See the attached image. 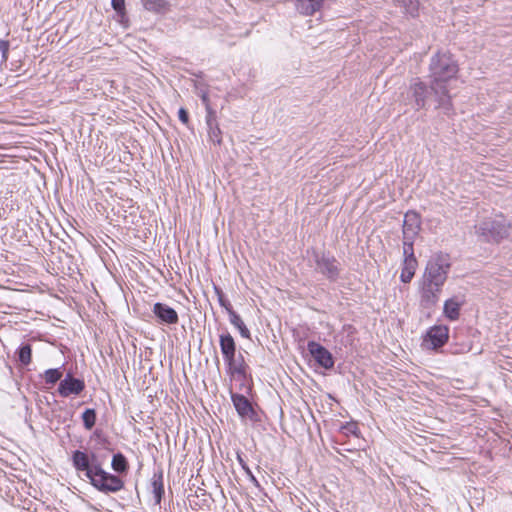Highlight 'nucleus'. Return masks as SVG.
Masks as SVG:
<instances>
[{
	"label": "nucleus",
	"mask_w": 512,
	"mask_h": 512,
	"mask_svg": "<svg viewBox=\"0 0 512 512\" xmlns=\"http://www.w3.org/2000/svg\"><path fill=\"white\" fill-rule=\"evenodd\" d=\"M71 462L75 471L83 474L101 493H117L124 488V481L118 475L104 470L95 453L74 450L71 454Z\"/></svg>",
	"instance_id": "obj_1"
},
{
	"label": "nucleus",
	"mask_w": 512,
	"mask_h": 512,
	"mask_svg": "<svg viewBox=\"0 0 512 512\" xmlns=\"http://www.w3.org/2000/svg\"><path fill=\"white\" fill-rule=\"evenodd\" d=\"M459 66L450 52H438L430 62V87L436 94L448 96L447 84L456 79Z\"/></svg>",
	"instance_id": "obj_2"
},
{
	"label": "nucleus",
	"mask_w": 512,
	"mask_h": 512,
	"mask_svg": "<svg viewBox=\"0 0 512 512\" xmlns=\"http://www.w3.org/2000/svg\"><path fill=\"white\" fill-rule=\"evenodd\" d=\"M451 268L450 256L446 253L434 254L427 262L422 283L441 289L443 288Z\"/></svg>",
	"instance_id": "obj_3"
},
{
	"label": "nucleus",
	"mask_w": 512,
	"mask_h": 512,
	"mask_svg": "<svg viewBox=\"0 0 512 512\" xmlns=\"http://www.w3.org/2000/svg\"><path fill=\"white\" fill-rule=\"evenodd\" d=\"M307 260L316 273L323 275L329 281H336L340 275V263L329 252L316 249L307 250Z\"/></svg>",
	"instance_id": "obj_4"
},
{
	"label": "nucleus",
	"mask_w": 512,
	"mask_h": 512,
	"mask_svg": "<svg viewBox=\"0 0 512 512\" xmlns=\"http://www.w3.org/2000/svg\"><path fill=\"white\" fill-rule=\"evenodd\" d=\"M448 339L449 328L446 325H434L427 330L423 343L427 348L436 350L444 346Z\"/></svg>",
	"instance_id": "obj_5"
},
{
	"label": "nucleus",
	"mask_w": 512,
	"mask_h": 512,
	"mask_svg": "<svg viewBox=\"0 0 512 512\" xmlns=\"http://www.w3.org/2000/svg\"><path fill=\"white\" fill-rule=\"evenodd\" d=\"M307 350L315 362L322 368L329 370L334 367L335 361L332 353L316 341H308Z\"/></svg>",
	"instance_id": "obj_6"
},
{
	"label": "nucleus",
	"mask_w": 512,
	"mask_h": 512,
	"mask_svg": "<svg viewBox=\"0 0 512 512\" xmlns=\"http://www.w3.org/2000/svg\"><path fill=\"white\" fill-rule=\"evenodd\" d=\"M230 394L233 406L242 420H250L252 422L258 420L257 412L246 396L232 391H230Z\"/></svg>",
	"instance_id": "obj_7"
},
{
	"label": "nucleus",
	"mask_w": 512,
	"mask_h": 512,
	"mask_svg": "<svg viewBox=\"0 0 512 512\" xmlns=\"http://www.w3.org/2000/svg\"><path fill=\"white\" fill-rule=\"evenodd\" d=\"M85 389V382L82 379L75 378L71 373H67L58 386V393L62 397L79 395Z\"/></svg>",
	"instance_id": "obj_8"
},
{
	"label": "nucleus",
	"mask_w": 512,
	"mask_h": 512,
	"mask_svg": "<svg viewBox=\"0 0 512 512\" xmlns=\"http://www.w3.org/2000/svg\"><path fill=\"white\" fill-rule=\"evenodd\" d=\"M152 312L159 324L176 325L179 322L177 311L165 303H154Z\"/></svg>",
	"instance_id": "obj_9"
},
{
	"label": "nucleus",
	"mask_w": 512,
	"mask_h": 512,
	"mask_svg": "<svg viewBox=\"0 0 512 512\" xmlns=\"http://www.w3.org/2000/svg\"><path fill=\"white\" fill-rule=\"evenodd\" d=\"M441 291V289H435V287L420 282V307L424 310L431 311L438 303Z\"/></svg>",
	"instance_id": "obj_10"
},
{
	"label": "nucleus",
	"mask_w": 512,
	"mask_h": 512,
	"mask_svg": "<svg viewBox=\"0 0 512 512\" xmlns=\"http://www.w3.org/2000/svg\"><path fill=\"white\" fill-rule=\"evenodd\" d=\"M507 226H479L476 233L487 242H499L507 235Z\"/></svg>",
	"instance_id": "obj_11"
},
{
	"label": "nucleus",
	"mask_w": 512,
	"mask_h": 512,
	"mask_svg": "<svg viewBox=\"0 0 512 512\" xmlns=\"http://www.w3.org/2000/svg\"><path fill=\"white\" fill-rule=\"evenodd\" d=\"M221 353L225 362L233 363V354L236 353V343L229 332L222 333L219 336Z\"/></svg>",
	"instance_id": "obj_12"
},
{
	"label": "nucleus",
	"mask_w": 512,
	"mask_h": 512,
	"mask_svg": "<svg viewBox=\"0 0 512 512\" xmlns=\"http://www.w3.org/2000/svg\"><path fill=\"white\" fill-rule=\"evenodd\" d=\"M296 10L304 16H312L320 11L325 0H294Z\"/></svg>",
	"instance_id": "obj_13"
},
{
	"label": "nucleus",
	"mask_w": 512,
	"mask_h": 512,
	"mask_svg": "<svg viewBox=\"0 0 512 512\" xmlns=\"http://www.w3.org/2000/svg\"><path fill=\"white\" fill-rule=\"evenodd\" d=\"M233 363L225 362L227 366V372L231 375H237L239 377L245 378L246 376V364L244 358L241 354L238 356L233 354Z\"/></svg>",
	"instance_id": "obj_14"
},
{
	"label": "nucleus",
	"mask_w": 512,
	"mask_h": 512,
	"mask_svg": "<svg viewBox=\"0 0 512 512\" xmlns=\"http://www.w3.org/2000/svg\"><path fill=\"white\" fill-rule=\"evenodd\" d=\"M143 8L156 14H164L170 10V3L167 0H141Z\"/></svg>",
	"instance_id": "obj_15"
},
{
	"label": "nucleus",
	"mask_w": 512,
	"mask_h": 512,
	"mask_svg": "<svg viewBox=\"0 0 512 512\" xmlns=\"http://www.w3.org/2000/svg\"><path fill=\"white\" fill-rule=\"evenodd\" d=\"M152 492L154 494L155 504L159 505L161 503L162 497L164 495V484H163V472L159 471L154 473L151 481Z\"/></svg>",
	"instance_id": "obj_16"
},
{
	"label": "nucleus",
	"mask_w": 512,
	"mask_h": 512,
	"mask_svg": "<svg viewBox=\"0 0 512 512\" xmlns=\"http://www.w3.org/2000/svg\"><path fill=\"white\" fill-rule=\"evenodd\" d=\"M461 303L455 298H450L445 301L443 306V313L451 321H455L460 316Z\"/></svg>",
	"instance_id": "obj_17"
},
{
	"label": "nucleus",
	"mask_w": 512,
	"mask_h": 512,
	"mask_svg": "<svg viewBox=\"0 0 512 512\" xmlns=\"http://www.w3.org/2000/svg\"><path fill=\"white\" fill-rule=\"evenodd\" d=\"M417 268L416 259H404L403 266L400 274V280L403 283H409L414 277Z\"/></svg>",
	"instance_id": "obj_18"
},
{
	"label": "nucleus",
	"mask_w": 512,
	"mask_h": 512,
	"mask_svg": "<svg viewBox=\"0 0 512 512\" xmlns=\"http://www.w3.org/2000/svg\"><path fill=\"white\" fill-rule=\"evenodd\" d=\"M229 321L236 329H238L240 335L243 338L250 339V337H251L250 331L246 327L245 323L243 322L240 315L236 311L229 310Z\"/></svg>",
	"instance_id": "obj_19"
},
{
	"label": "nucleus",
	"mask_w": 512,
	"mask_h": 512,
	"mask_svg": "<svg viewBox=\"0 0 512 512\" xmlns=\"http://www.w3.org/2000/svg\"><path fill=\"white\" fill-rule=\"evenodd\" d=\"M17 359L23 366H28L32 360V346L29 343H22L16 350Z\"/></svg>",
	"instance_id": "obj_20"
},
{
	"label": "nucleus",
	"mask_w": 512,
	"mask_h": 512,
	"mask_svg": "<svg viewBox=\"0 0 512 512\" xmlns=\"http://www.w3.org/2000/svg\"><path fill=\"white\" fill-rule=\"evenodd\" d=\"M111 467L116 473H126L128 471L129 464L124 454L121 452L114 454L111 461Z\"/></svg>",
	"instance_id": "obj_21"
},
{
	"label": "nucleus",
	"mask_w": 512,
	"mask_h": 512,
	"mask_svg": "<svg viewBox=\"0 0 512 512\" xmlns=\"http://www.w3.org/2000/svg\"><path fill=\"white\" fill-rule=\"evenodd\" d=\"M413 95L416 99L417 106L423 107L425 104V99L427 96V86L425 83L418 81L414 83L413 87Z\"/></svg>",
	"instance_id": "obj_22"
},
{
	"label": "nucleus",
	"mask_w": 512,
	"mask_h": 512,
	"mask_svg": "<svg viewBox=\"0 0 512 512\" xmlns=\"http://www.w3.org/2000/svg\"><path fill=\"white\" fill-rule=\"evenodd\" d=\"M96 419H97V414H96L95 409H93V408H87L82 413L83 426L86 430H91L94 427V425L96 423Z\"/></svg>",
	"instance_id": "obj_23"
},
{
	"label": "nucleus",
	"mask_w": 512,
	"mask_h": 512,
	"mask_svg": "<svg viewBox=\"0 0 512 512\" xmlns=\"http://www.w3.org/2000/svg\"><path fill=\"white\" fill-rule=\"evenodd\" d=\"M208 127V139L214 145L220 146L222 144V131L219 124H213Z\"/></svg>",
	"instance_id": "obj_24"
},
{
	"label": "nucleus",
	"mask_w": 512,
	"mask_h": 512,
	"mask_svg": "<svg viewBox=\"0 0 512 512\" xmlns=\"http://www.w3.org/2000/svg\"><path fill=\"white\" fill-rule=\"evenodd\" d=\"M62 371L60 368H51L47 369L44 372V380L48 385H54L58 381H61Z\"/></svg>",
	"instance_id": "obj_25"
},
{
	"label": "nucleus",
	"mask_w": 512,
	"mask_h": 512,
	"mask_svg": "<svg viewBox=\"0 0 512 512\" xmlns=\"http://www.w3.org/2000/svg\"><path fill=\"white\" fill-rule=\"evenodd\" d=\"M111 5L120 17V22L126 24L128 22L125 0H112Z\"/></svg>",
	"instance_id": "obj_26"
},
{
	"label": "nucleus",
	"mask_w": 512,
	"mask_h": 512,
	"mask_svg": "<svg viewBox=\"0 0 512 512\" xmlns=\"http://www.w3.org/2000/svg\"><path fill=\"white\" fill-rule=\"evenodd\" d=\"M236 459H237V462L239 463V465L241 466V468L243 469V471L245 472V474L247 475L248 479L256 486H259V483H258V480L257 478L254 476V474L252 473L251 469L249 468L248 464L246 463V461L244 460L243 458V455L241 452H237V455H236Z\"/></svg>",
	"instance_id": "obj_27"
},
{
	"label": "nucleus",
	"mask_w": 512,
	"mask_h": 512,
	"mask_svg": "<svg viewBox=\"0 0 512 512\" xmlns=\"http://www.w3.org/2000/svg\"><path fill=\"white\" fill-rule=\"evenodd\" d=\"M20 226H10L12 229V235L17 237V241H19L22 245H30L32 242V236H29L27 231L24 229L20 230Z\"/></svg>",
	"instance_id": "obj_28"
},
{
	"label": "nucleus",
	"mask_w": 512,
	"mask_h": 512,
	"mask_svg": "<svg viewBox=\"0 0 512 512\" xmlns=\"http://www.w3.org/2000/svg\"><path fill=\"white\" fill-rule=\"evenodd\" d=\"M400 4L405 8V11L412 17H416L419 15L420 3L418 0H404Z\"/></svg>",
	"instance_id": "obj_29"
},
{
	"label": "nucleus",
	"mask_w": 512,
	"mask_h": 512,
	"mask_svg": "<svg viewBox=\"0 0 512 512\" xmlns=\"http://www.w3.org/2000/svg\"><path fill=\"white\" fill-rule=\"evenodd\" d=\"M403 242L414 243L415 236L419 233L420 226H402Z\"/></svg>",
	"instance_id": "obj_30"
},
{
	"label": "nucleus",
	"mask_w": 512,
	"mask_h": 512,
	"mask_svg": "<svg viewBox=\"0 0 512 512\" xmlns=\"http://www.w3.org/2000/svg\"><path fill=\"white\" fill-rule=\"evenodd\" d=\"M341 431L345 435H355L358 436L359 429L355 422H347L344 425L341 426Z\"/></svg>",
	"instance_id": "obj_31"
},
{
	"label": "nucleus",
	"mask_w": 512,
	"mask_h": 512,
	"mask_svg": "<svg viewBox=\"0 0 512 512\" xmlns=\"http://www.w3.org/2000/svg\"><path fill=\"white\" fill-rule=\"evenodd\" d=\"M206 124L207 126H211L213 124H218L216 112L212 109L210 104L206 105Z\"/></svg>",
	"instance_id": "obj_32"
},
{
	"label": "nucleus",
	"mask_w": 512,
	"mask_h": 512,
	"mask_svg": "<svg viewBox=\"0 0 512 512\" xmlns=\"http://www.w3.org/2000/svg\"><path fill=\"white\" fill-rule=\"evenodd\" d=\"M404 259H416L414 256L413 243L403 242Z\"/></svg>",
	"instance_id": "obj_33"
},
{
	"label": "nucleus",
	"mask_w": 512,
	"mask_h": 512,
	"mask_svg": "<svg viewBox=\"0 0 512 512\" xmlns=\"http://www.w3.org/2000/svg\"><path fill=\"white\" fill-rule=\"evenodd\" d=\"M178 117H179V120L186 126L189 125L190 123V119H189V114H188V111L181 107L178 111Z\"/></svg>",
	"instance_id": "obj_34"
},
{
	"label": "nucleus",
	"mask_w": 512,
	"mask_h": 512,
	"mask_svg": "<svg viewBox=\"0 0 512 512\" xmlns=\"http://www.w3.org/2000/svg\"><path fill=\"white\" fill-rule=\"evenodd\" d=\"M217 293L219 294V304L226 309V311L229 313V310H233L230 302L226 299H224V297L222 296V294L220 293V291H218L216 289Z\"/></svg>",
	"instance_id": "obj_35"
},
{
	"label": "nucleus",
	"mask_w": 512,
	"mask_h": 512,
	"mask_svg": "<svg viewBox=\"0 0 512 512\" xmlns=\"http://www.w3.org/2000/svg\"><path fill=\"white\" fill-rule=\"evenodd\" d=\"M407 221H419V215L416 212H408L405 215L404 224L407 223Z\"/></svg>",
	"instance_id": "obj_36"
},
{
	"label": "nucleus",
	"mask_w": 512,
	"mask_h": 512,
	"mask_svg": "<svg viewBox=\"0 0 512 512\" xmlns=\"http://www.w3.org/2000/svg\"><path fill=\"white\" fill-rule=\"evenodd\" d=\"M8 47H9L8 42L2 41L0 43V48L2 50V54H3L4 59H7Z\"/></svg>",
	"instance_id": "obj_37"
},
{
	"label": "nucleus",
	"mask_w": 512,
	"mask_h": 512,
	"mask_svg": "<svg viewBox=\"0 0 512 512\" xmlns=\"http://www.w3.org/2000/svg\"><path fill=\"white\" fill-rule=\"evenodd\" d=\"M201 98H202V101H203V103L205 104V106H206L207 104H210L209 97H208V95H207V94H203Z\"/></svg>",
	"instance_id": "obj_38"
},
{
	"label": "nucleus",
	"mask_w": 512,
	"mask_h": 512,
	"mask_svg": "<svg viewBox=\"0 0 512 512\" xmlns=\"http://www.w3.org/2000/svg\"><path fill=\"white\" fill-rule=\"evenodd\" d=\"M55 228H57L58 230H63V232L67 233L66 230L64 229V226L58 225V226H55Z\"/></svg>",
	"instance_id": "obj_39"
},
{
	"label": "nucleus",
	"mask_w": 512,
	"mask_h": 512,
	"mask_svg": "<svg viewBox=\"0 0 512 512\" xmlns=\"http://www.w3.org/2000/svg\"><path fill=\"white\" fill-rule=\"evenodd\" d=\"M45 227H46L50 232H52V231H53V227H54V226L47 225V226H45Z\"/></svg>",
	"instance_id": "obj_40"
},
{
	"label": "nucleus",
	"mask_w": 512,
	"mask_h": 512,
	"mask_svg": "<svg viewBox=\"0 0 512 512\" xmlns=\"http://www.w3.org/2000/svg\"><path fill=\"white\" fill-rule=\"evenodd\" d=\"M69 228L73 229V230H76V226H74V225L69 226Z\"/></svg>",
	"instance_id": "obj_41"
}]
</instances>
